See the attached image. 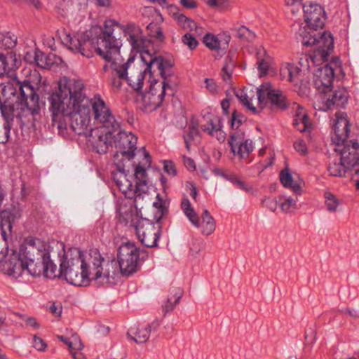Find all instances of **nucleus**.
<instances>
[{"instance_id": "obj_51", "label": "nucleus", "mask_w": 359, "mask_h": 359, "mask_svg": "<svg viewBox=\"0 0 359 359\" xmlns=\"http://www.w3.org/2000/svg\"><path fill=\"white\" fill-rule=\"evenodd\" d=\"M203 87L211 94H216L218 92V86L212 79H205Z\"/></svg>"}, {"instance_id": "obj_23", "label": "nucleus", "mask_w": 359, "mask_h": 359, "mask_svg": "<svg viewBox=\"0 0 359 359\" xmlns=\"http://www.w3.org/2000/svg\"><path fill=\"white\" fill-rule=\"evenodd\" d=\"M334 71L330 65H325L314 73V86L318 94L328 93L332 86Z\"/></svg>"}, {"instance_id": "obj_6", "label": "nucleus", "mask_w": 359, "mask_h": 359, "mask_svg": "<svg viewBox=\"0 0 359 359\" xmlns=\"http://www.w3.org/2000/svg\"><path fill=\"white\" fill-rule=\"evenodd\" d=\"M136 27L139 29L140 33L138 37L134 39L135 43L133 44L131 41H128V43L132 50L140 53L141 61L144 63L149 78L156 70L158 72L162 78H170L172 76V63L162 56L151 53L149 51V48L151 46V40L143 35L142 29L137 25Z\"/></svg>"}, {"instance_id": "obj_3", "label": "nucleus", "mask_w": 359, "mask_h": 359, "mask_svg": "<svg viewBox=\"0 0 359 359\" xmlns=\"http://www.w3.org/2000/svg\"><path fill=\"white\" fill-rule=\"evenodd\" d=\"M53 121L59 116L69 118V127L79 135H86L90 122V100L83 93V83L74 79L61 78L58 88L48 98Z\"/></svg>"}, {"instance_id": "obj_40", "label": "nucleus", "mask_w": 359, "mask_h": 359, "mask_svg": "<svg viewBox=\"0 0 359 359\" xmlns=\"http://www.w3.org/2000/svg\"><path fill=\"white\" fill-rule=\"evenodd\" d=\"M299 35L302 38V43L304 46H313L315 45L317 41V36L314 32V30L308 31L306 27L300 29Z\"/></svg>"}, {"instance_id": "obj_15", "label": "nucleus", "mask_w": 359, "mask_h": 359, "mask_svg": "<svg viewBox=\"0 0 359 359\" xmlns=\"http://www.w3.org/2000/svg\"><path fill=\"white\" fill-rule=\"evenodd\" d=\"M257 100L262 109L264 108L267 104H270L273 109H285L288 105V102L283 92L272 88L270 83H264L257 88Z\"/></svg>"}, {"instance_id": "obj_55", "label": "nucleus", "mask_w": 359, "mask_h": 359, "mask_svg": "<svg viewBox=\"0 0 359 359\" xmlns=\"http://www.w3.org/2000/svg\"><path fill=\"white\" fill-rule=\"evenodd\" d=\"M294 148L302 155H305L307 153V147L305 142L302 140L294 142Z\"/></svg>"}, {"instance_id": "obj_58", "label": "nucleus", "mask_w": 359, "mask_h": 359, "mask_svg": "<svg viewBox=\"0 0 359 359\" xmlns=\"http://www.w3.org/2000/svg\"><path fill=\"white\" fill-rule=\"evenodd\" d=\"M237 188L244 190L246 192L250 191L252 189L250 186L247 185L244 182L239 180L238 177L233 183Z\"/></svg>"}, {"instance_id": "obj_14", "label": "nucleus", "mask_w": 359, "mask_h": 359, "mask_svg": "<svg viewBox=\"0 0 359 359\" xmlns=\"http://www.w3.org/2000/svg\"><path fill=\"white\" fill-rule=\"evenodd\" d=\"M349 95L344 87H339L334 90L330 88L328 93L318 94L313 103L316 110L327 111L332 107H344L348 102Z\"/></svg>"}, {"instance_id": "obj_20", "label": "nucleus", "mask_w": 359, "mask_h": 359, "mask_svg": "<svg viewBox=\"0 0 359 359\" xmlns=\"http://www.w3.org/2000/svg\"><path fill=\"white\" fill-rule=\"evenodd\" d=\"M228 141L233 154L242 159L248 158L254 149L252 141L246 139L244 133L240 130L233 133Z\"/></svg>"}, {"instance_id": "obj_44", "label": "nucleus", "mask_w": 359, "mask_h": 359, "mask_svg": "<svg viewBox=\"0 0 359 359\" xmlns=\"http://www.w3.org/2000/svg\"><path fill=\"white\" fill-rule=\"evenodd\" d=\"M236 36L245 41H252L255 39L254 33L245 26H241L236 29Z\"/></svg>"}, {"instance_id": "obj_21", "label": "nucleus", "mask_w": 359, "mask_h": 359, "mask_svg": "<svg viewBox=\"0 0 359 359\" xmlns=\"http://www.w3.org/2000/svg\"><path fill=\"white\" fill-rule=\"evenodd\" d=\"M304 20L307 26L313 30L323 28L325 20V13L323 7L313 2H309L303 6Z\"/></svg>"}, {"instance_id": "obj_53", "label": "nucleus", "mask_w": 359, "mask_h": 359, "mask_svg": "<svg viewBox=\"0 0 359 359\" xmlns=\"http://www.w3.org/2000/svg\"><path fill=\"white\" fill-rule=\"evenodd\" d=\"M263 205L270 210L271 212H275L278 207V201L275 198H265L262 200Z\"/></svg>"}, {"instance_id": "obj_18", "label": "nucleus", "mask_w": 359, "mask_h": 359, "mask_svg": "<svg viewBox=\"0 0 359 359\" xmlns=\"http://www.w3.org/2000/svg\"><path fill=\"white\" fill-rule=\"evenodd\" d=\"M1 94L7 100L15 97L18 95L20 98H25L28 95H33L35 91L30 82L25 81L20 82L15 79H8L7 81L0 83Z\"/></svg>"}, {"instance_id": "obj_41", "label": "nucleus", "mask_w": 359, "mask_h": 359, "mask_svg": "<svg viewBox=\"0 0 359 359\" xmlns=\"http://www.w3.org/2000/svg\"><path fill=\"white\" fill-rule=\"evenodd\" d=\"M17 43V38L11 33H0V48L10 49L13 48Z\"/></svg>"}, {"instance_id": "obj_16", "label": "nucleus", "mask_w": 359, "mask_h": 359, "mask_svg": "<svg viewBox=\"0 0 359 359\" xmlns=\"http://www.w3.org/2000/svg\"><path fill=\"white\" fill-rule=\"evenodd\" d=\"M117 130L106 128L91 129L87 136L88 142L97 153H106L112 147L113 136Z\"/></svg>"}, {"instance_id": "obj_25", "label": "nucleus", "mask_w": 359, "mask_h": 359, "mask_svg": "<svg viewBox=\"0 0 359 359\" xmlns=\"http://www.w3.org/2000/svg\"><path fill=\"white\" fill-rule=\"evenodd\" d=\"M280 75L282 79L290 81L295 86L301 83V85L304 86V94H306L309 91L307 81H306L304 84L302 83L304 81V76L294 65L287 62L283 63L280 69Z\"/></svg>"}, {"instance_id": "obj_31", "label": "nucleus", "mask_w": 359, "mask_h": 359, "mask_svg": "<svg viewBox=\"0 0 359 359\" xmlns=\"http://www.w3.org/2000/svg\"><path fill=\"white\" fill-rule=\"evenodd\" d=\"M280 180L283 187L290 188L297 195H301V185L299 183L294 182L292 175L288 169L285 168L281 170L280 173Z\"/></svg>"}, {"instance_id": "obj_2", "label": "nucleus", "mask_w": 359, "mask_h": 359, "mask_svg": "<svg viewBox=\"0 0 359 359\" xmlns=\"http://www.w3.org/2000/svg\"><path fill=\"white\" fill-rule=\"evenodd\" d=\"M117 274L116 261L105 260L97 249L86 252L71 250L60 263V276L76 286L88 285L91 280L99 285L111 283Z\"/></svg>"}, {"instance_id": "obj_24", "label": "nucleus", "mask_w": 359, "mask_h": 359, "mask_svg": "<svg viewBox=\"0 0 359 359\" xmlns=\"http://www.w3.org/2000/svg\"><path fill=\"white\" fill-rule=\"evenodd\" d=\"M342 148L340 147L334 148L335 151H340V157H342L344 152L351 153L348 155L349 164H347V167H349V170L354 174V176H359V144L356 141H350V143H344L341 144Z\"/></svg>"}, {"instance_id": "obj_62", "label": "nucleus", "mask_w": 359, "mask_h": 359, "mask_svg": "<svg viewBox=\"0 0 359 359\" xmlns=\"http://www.w3.org/2000/svg\"><path fill=\"white\" fill-rule=\"evenodd\" d=\"M164 170L169 175H175L176 170L175 169L174 165L170 161H165L164 162Z\"/></svg>"}, {"instance_id": "obj_35", "label": "nucleus", "mask_w": 359, "mask_h": 359, "mask_svg": "<svg viewBox=\"0 0 359 359\" xmlns=\"http://www.w3.org/2000/svg\"><path fill=\"white\" fill-rule=\"evenodd\" d=\"M297 197L293 198L290 196H281L279 198V206L284 213H292L297 209Z\"/></svg>"}, {"instance_id": "obj_13", "label": "nucleus", "mask_w": 359, "mask_h": 359, "mask_svg": "<svg viewBox=\"0 0 359 359\" xmlns=\"http://www.w3.org/2000/svg\"><path fill=\"white\" fill-rule=\"evenodd\" d=\"M36 245H40L38 248L39 258L34 260V263H31L29 266L30 275L32 276H39L43 275L48 278H54L57 276V266L50 259L49 253L47 252L45 245L39 240L36 238Z\"/></svg>"}, {"instance_id": "obj_60", "label": "nucleus", "mask_w": 359, "mask_h": 359, "mask_svg": "<svg viewBox=\"0 0 359 359\" xmlns=\"http://www.w3.org/2000/svg\"><path fill=\"white\" fill-rule=\"evenodd\" d=\"M7 61L4 55L0 53V76H4L7 70Z\"/></svg>"}, {"instance_id": "obj_27", "label": "nucleus", "mask_w": 359, "mask_h": 359, "mask_svg": "<svg viewBox=\"0 0 359 359\" xmlns=\"http://www.w3.org/2000/svg\"><path fill=\"white\" fill-rule=\"evenodd\" d=\"M351 153L344 152L342 157H340L338 162L334 161L330 163L327 167V171L331 176L334 177H344L347 174L354 175V174L347 167V164L350 163L348 161V155Z\"/></svg>"}, {"instance_id": "obj_43", "label": "nucleus", "mask_w": 359, "mask_h": 359, "mask_svg": "<svg viewBox=\"0 0 359 359\" xmlns=\"http://www.w3.org/2000/svg\"><path fill=\"white\" fill-rule=\"evenodd\" d=\"M68 347L70 351H81L83 348V344L80 337L76 334H74L69 338Z\"/></svg>"}, {"instance_id": "obj_5", "label": "nucleus", "mask_w": 359, "mask_h": 359, "mask_svg": "<svg viewBox=\"0 0 359 359\" xmlns=\"http://www.w3.org/2000/svg\"><path fill=\"white\" fill-rule=\"evenodd\" d=\"M40 245H36V238H27L20 245L19 252H12L6 256L0 250V262L3 258L5 260L3 264L4 271L11 276L18 278L25 273L30 275L29 266L31 263L39 257Z\"/></svg>"}, {"instance_id": "obj_50", "label": "nucleus", "mask_w": 359, "mask_h": 359, "mask_svg": "<svg viewBox=\"0 0 359 359\" xmlns=\"http://www.w3.org/2000/svg\"><path fill=\"white\" fill-rule=\"evenodd\" d=\"M173 16L178 25L185 30L186 28H187V25L189 24L191 19L186 17L184 14L180 13H175Z\"/></svg>"}, {"instance_id": "obj_59", "label": "nucleus", "mask_w": 359, "mask_h": 359, "mask_svg": "<svg viewBox=\"0 0 359 359\" xmlns=\"http://www.w3.org/2000/svg\"><path fill=\"white\" fill-rule=\"evenodd\" d=\"M122 80H125V78H121L118 75L117 77L112 76L111 78V85L113 88L118 90L122 86Z\"/></svg>"}, {"instance_id": "obj_37", "label": "nucleus", "mask_w": 359, "mask_h": 359, "mask_svg": "<svg viewBox=\"0 0 359 359\" xmlns=\"http://www.w3.org/2000/svg\"><path fill=\"white\" fill-rule=\"evenodd\" d=\"M34 63L42 69H48L53 64L51 55H46L39 50L34 51Z\"/></svg>"}, {"instance_id": "obj_29", "label": "nucleus", "mask_w": 359, "mask_h": 359, "mask_svg": "<svg viewBox=\"0 0 359 359\" xmlns=\"http://www.w3.org/2000/svg\"><path fill=\"white\" fill-rule=\"evenodd\" d=\"M236 96L238 98L241 102L253 114L258 112L257 108L253 105L252 101L257 97V88L255 90L253 88H245L243 90H238L236 93Z\"/></svg>"}, {"instance_id": "obj_28", "label": "nucleus", "mask_w": 359, "mask_h": 359, "mask_svg": "<svg viewBox=\"0 0 359 359\" xmlns=\"http://www.w3.org/2000/svg\"><path fill=\"white\" fill-rule=\"evenodd\" d=\"M3 220L1 222V234L4 240H6V229L11 231L12 223L21 217V210L18 208H13L2 212Z\"/></svg>"}, {"instance_id": "obj_30", "label": "nucleus", "mask_w": 359, "mask_h": 359, "mask_svg": "<svg viewBox=\"0 0 359 359\" xmlns=\"http://www.w3.org/2000/svg\"><path fill=\"white\" fill-rule=\"evenodd\" d=\"M318 59H319V56L314 52L310 54L302 55L299 60V66L296 67L305 76L309 72L311 66L322 62L318 61Z\"/></svg>"}, {"instance_id": "obj_57", "label": "nucleus", "mask_w": 359, "mask_h": 359, "mask_svg": "<svg viewBox=\"0 0 359 359\" xmlns=\"http://www.w3.org/2000/svg\"><path fill=\"white\" fill-rule=\"evenodd\" d=\"M155 27L156 30L154 33L150 34L152 37H154L157 39L162 40L163 39V35L161 29L159 27H157L156 25L150 23L147 26V29H151Z\"/></svg>"}, {"instance_id": "obj_54", "label": "nucleus", "mask_w": 359, "mask_h": 359, "mask_svg": "<svg viewBox=\"0 0 359 359\" xmlns=\"http://www.w3.org/2000/svg\"><path fill=\"white\" fill-rule=\"evenodd\" d=\"M33 346L39 351H44L47 344L41 338L34 335L33 337Z\"/></svg>"}, {"instance_id": "obj_52", "label": "nucleus", "mask_w": 359, "mask_h": 359, "mask_svg": "<svg viewBox=\"0 0 359 359\" xmlns=\"http://www.w3.org/2000/svg\"><path fill=\"white\" fill-rule=\"evenodd\" d=\"M258 70L259 72V76H263L266 74L269 65V62L264 59L261 58V56L258 57L257 61Z\"/></svg>"}, {"instance_id": "obj_1", "label": "nucleus", "mask_w": 359, "mask_h": 359, "mask_svg": "<svg viewBox=\"0 0 359 359\" xmlns=\"http://www.w3.org/2000/svg\"><path fill=\"white\" fill-rule=\"evenodd\" d=\"M127 41L135 44V38L138 37L139 29L135 23L120 24L114 20L104 22L103 27H93L89 32L71 36L66 34L62 43L74 53L90 57L96 53L108 62H111L122 46L120 32Z\"/></svg>"}, {"instance_id": "obj_49", "label": "nucleus", "mask_w": 359, "mask_h": 359, "mask_svg": "<svg viewBox=\"0 0 359 359\" xmlns=\"http://www.w3.org/2000/svg\"><path fill=\"white\" fill-rule=\"evenodd\" d=\"M245 120V118L242 114L234 111L231 119V128L233 129H238Z\"/></svg>"}, {"instance_id": "obj_47", "label": "nucleus", "mask_w": 359, "mask_h": 359, "mask_svg": "<svg viewBox=\"0 0 359 359\" xmlns=\"http://www.w3.org/2000/svg\"><path fill=\"white\" fill-rule=\"evenodd\" d=\"M293 124L300 132H304L309 130L311 126L308 116L306 118H294Z\"/></svg>"}, {"instance_id": "obj_64", "label": "nucleus", "mask_w": 359, "mask_h": 359, "mask_svg": "<svg viewBox=\"0 0 359 359\" xmlns=\"http://www.w3.org/2000/svg\"><path fill=\"white\" fill-rule=\"evenodd\" d=\"M49 311L51 313L56 316H60L62 313V307L56 306L55 304L50 305Z\"/></svg>"}, {"instance_id": "obj_7", "label": "nucleus", "mask_w": 359, "mask_h": 359, "mask_svg": "<svg viewBox=\"0 0 359 359\" xmlns=\"http://www.w3.org/2000/svg\"><path fill=\"white\" fill-rule=\"evenodd\" d=\"M111 69L121 78H125V81L134 90H141L144 85V81L148 74L144 66H142L140 62H135V57L130 55L126 61H123L120 55V49L114 58L110 62Z\"/></svg>"}, {"instance_id": "obj_63", "label": "nucleus", "mask_w": 359, "mask_h": 359, "mask_svg": "<svg viewBox=\"0 0 359 359\" xmlns=\"http://www.w3.org/2000/svg\"><path fill=\"white\" fill-rule=\"evenodd\" d=\"M182 158H183V161H184V165L189 170H194L195 168H196V165H195L194 161L191 158L186 157L185 156H183Z\"/></svg>"}, {"instance_id": "obj_61", "label": "nucleus", "mask_w": 359, "mask_h": 359, "mask_svg": "<svg viewBox=\"0 0 359 359\" xmlns=\"http://www.w3.org/2000/svg\"><path fill=\"white\" fill-rule=\"evenodd\" d=\"M209 135L215 137L217 140L220 142H224L225 140V133L222 130V128H217L215 130V131H214L212 133H210Z\"/></svg>"}, {"instance_id": "obj_46", "label": "nucleus", "mask_w": 359, "mask_h": 359, "mask_svg": "<svg viewBox=\"0 0 359 359\" xmlns=\"http://www.w3.org/2000/svg\"><path fill=\"white\" fill-rule=\"evenodd\" d=\"M203 42L207 47L212 50H217L219 48V40L212 34H206L203 38Z\"/></svg>"}, {"instance_id": "obj_32", "label": "nucleus", "mask_w": 359, "mask_h": 359, "mask_svg": "<svg viewBox=\"0 0 359 359\" xmlns=\"http://www.w3.org/2000/svg\"><path fill=\"white\" fill-rule=\"evenodd\" d=\"M207 123L201 126V129L208 135L212 133L215 130L222 128L221 119L219 116L208 113L204 116Z\"/></svg>"}, {"instance_id": "obj_9", "label": "nucleus", "mask_w": 359, "mask_h": 359, "mask_svg": "<svg viewBox=\"0 0 359 359\" xmlns=\"http://www.w3.org/2000/svg\"><path fill=\"white\" fill-rule=\"evenodd\" d=\"M118 273L130 276L140 269V250L130 242L123 243L118 250Z\"/></svg>"}, {"instance_id": "obj_22", "label": "nucleus", "mask_w": 359, "mask_h": 359, "mask_svg": "<svg viewBox=\"0 0 359 359\" xmlns=\"http://www.w3.org/2000/svg\"><path fill=\"white\" fill-rule=\"evenodd\" d=\"M333 130L332 142L337 147H341L345 143L350 132V123L346 113L339 111L335 114Z\"/></svg>"}, {"instance_id": "obj_8", "label": "nucleus", "mask_w": 359, "mask_h": 359, "mask_svg": "<svg viewBox=\"0 0 359 359\" xmlns=\"http://www.w3.org/2000/svg\"><path fill=\"white\" fill-rule=\"evenodd\" d=\"M120 216L126 223L134 226L136 235L142 245L148 248L157 245L159 238V226L146 219H139L133 210L132 205L128 210L123 207L119 208Z\"/></svg>"}, {"instance_id": "obj_11", "label": "nucleus", "mask_w": 359, "mask_h": 359, "mask_svg": "<svg viewBox=\"0 0 359 359\" xmlns=\"http://www.w3.org/2000/svg\"><path fill=\"white\" fill-rule=\"evenodd\" d=\"M90 100V107L95 124L100 125L98 128L118 130L119 122L116 119L109 107L105 103L100 95H95Z\"/></svg>"}, {"instance_id": "obj_10", "label": "nucleus", "mask_w": 359, "mask_h": 359, "mask_svg": "<svg viewBox=\"0 0 359 359\" xmlns=\"http://www.w3.org/2000/svg\"><path fill=\"white\" fill-rule=\"evenodd\" d=\"M162 79L161 81H151L149 91L142 96V102L147 111H151L161 107L165 97L173 93L170 78Z\"/></svg>"}, {"instance_id": "obj_17", "label": "nucleus", "mask_w": 359, "mask_h": 359, "mask_svg": "<svg viewBox=\"0 0 359 359\" xmlns=\"http://www.w3.org/2000/svg\"><path fill=\"white\" fill-rule=\"evenodd\" d=\"M112 177L116 186L126 198H134V205L137 210L138 208V203L143 201L144 196L140 191H137L136 184L133 185L124 170L120 168H118L116 172H112Z\"/></svg>"}, {"instance_id": "obj_48", "label": "nucleus", "mask_w": 359, "mask_h": 359, "mask_svg": "<svg viewBox=\"0 0 359 359\" xmlns=\"http://www.w3.org/2000/svg\"><path fill=\"white\" fill-rule=\"evenodd\" d=\"M182 42L184 45L187 46L190 50L195 49L198 44L197 40L189 33L185 34L182 37Z\"/></svg>"}, {"instance_id": "obj_33", "label": "nucleus", "mask_w": 359, "mask_h": 359, "mask_svg": "<svg viewBox=\"0 0 359 359\" xmlns=\"http://www.w3.org/2000/svg\"><path fill=\"white\" fill-rule=\"evenodd\" d=\"M236 56L234 53H229L225 59V63L222 69V76L226 83H229L233 69L236 65Z\"/></svg>"}, {"instance_id": "obj_26", "label": "nucleus", "mask_w": 359, "mask_h": 359, "mask_svg": "<svg viewBox=\"0 0 359 359\" xmlns=\"http://www.w3.org/2000/svg\"><path fill=\"white\" fill-rule=\"evenodd\" d=\"M317 50L314 51L318 56V61H325L330 54V50L334 48V40L330 32H323L318 37L316 44Z\"/></svg>"}, {"instance_id": "obj_36", "label": "nucleus", "mask_w": 359, "mask_h": 359, "mask_svg": "<svg viewBox=\"0 0 359 359\" xmlns=\"http://www.w3.org/2000/svg\"><path fill=\"white\" fill-rule=\"evenodd\" d=\"M171 294H173V296L169 297L163 306V310L165 313L170 312L175 309L182 295V293L179 288L172 289Z\"/></svg>"}, {"instance_id": "obj_56", "label": "nucleus", "mask_w": 359, "mask_h": 359, "mask_svg": "<svg viewBox=\"0 0 359 359\" xmlns=\"http://www.w3.org/2000/svg\"><path fill=\"white\" fill-rule=\"evenodd\" d=\"M292 109L296 110L294 118H307V115L306 114L305 109L302 107L299 104L297 103H294Z\"/></svg>"}, {"instance_id": "obj_39", "label": "nucleus", "mask_w": 359, "mask_h": 359, "mask_svg": "<svg viewBox=\"0 0 359 359\" xmlns=\"http://www.w3.org/2000/svg\"><path fill=\"white\" fill-rule=\"evenodd\" d=\"M151 331V327L149 325L138 327L133 339L138 344L144 343L149 339Z\"/></svg>"}, {"instance_id": "obj_38", "label": "nucleus", "mask_w": 359, "mask_h": 359, "mask_svg": "<svg viewBox=\"0 0 359 359\" xmlns=\"http://www.w3.org/2000/svg\"><path fill=\"white\" fill-rule=\"evenodd\" d=\"M326 210L331 213L336 212L341 204L337 197L330 191L324 194Z\"/></svg>"}, {"instance_id": "obj_19", "label": "nucleus", "mask_w": 359, "mask_h": 359, "mask_svg": "<svg viewBox=\"0 0 359 359\" xmlns=\"http://www.w3.org/2000/svg\"><path fill=\"white\" fill-rule=\"evenodd\" d=\"M116 133L113 136L115 147L123 156L128 159L133 158L137 149V137L130 132L120 130V128Z\"/></svg>"}, {"instance_id": "obj_45", "label": "nucleus", "mask_w": 359, "mask_h": 359, "mask_svg": "<svg viewBox=\"0 0 359 359\" xmlns=\"http://www.w3.org/2000/svg\"><path fill=\"white\" fill-rule=\"evenodd\" d=\"M11 128V123L6 121H5L4 126H0V144H4L8 142Z\"/></svg>"}, {"instance_id": "obj_34", "label": "nucleus", "mask_w": 359, "mask_h": 359, "mask_svg": "<svg viewBox=\"0 0 359 359\" xmlns=\"http://www.w3.org/2000/svg\"><path fill=\"white\" fill-rule=\"evenodd\" d=\"M134 175L137 180L135 183L137 191H140L144 196L147 192L146 170L142 166L138 165L135 168Z\"/></svg>"}, {"instance_id": "obj_12", "label": "nucleus", "mask_w": 359, "mask_h": 359, "mask_svg": "<svg viewBox=\"0 0 359 359\" xmlns=\"http://www.w3.org/2000/svg\"><path fill=\"white\" fill-rule=\"evenodd\" d=\"M181 208L189 222L196 228H201V233L205 236L211 235L215 230L216 223L209 211L205 209L202 213V221L194 209L191 207L188 198H183L181 202Z\"/></svg>"}, {"instance_id": "obj_4", "label": "nucleus", "mask_w": 359, "mask_h": 359, "mask_svg": "<svg viewBox=\"0 0 359 359\" xmlns=\"http://www.w3.org/2000/svg\"><path fill=\"white\" fill-rule=\"evenodd\" d=\"M39 97L35 91L25 98L17 97L15 102L0 100V114L5 121H11L15 118L21 126H34L40 113Z\"/></svg>"}, {"instance_id": "obj_42", "label": "nucleus", "mask_w": 359, "mask_h": 359, "mask_svg": "<svg viewBox=\"0 0 359 359\" xmlns=\"http://www.w3.org/2000/svg\"><path fill=\"white\" fill-rule=\"evenodd\" d=\"M154 206L157 209L155 214V217L157 221H159L161 217L167 212L166 203L162 198H160L159 194L156 196V200L153 203Z\"/></svg>"}]
</instances>
